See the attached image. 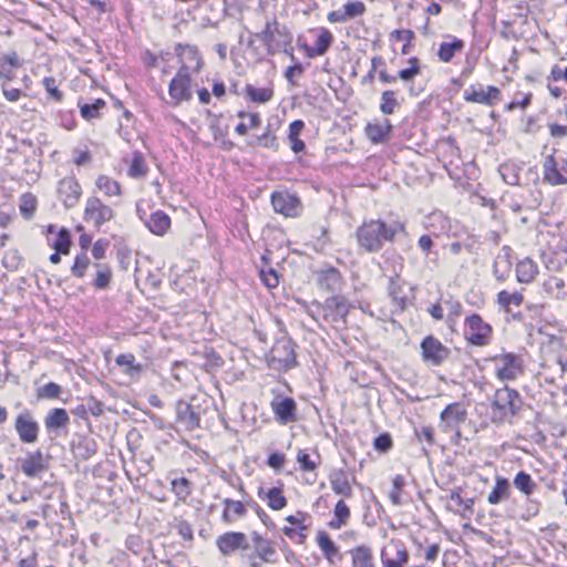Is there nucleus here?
<instances>
[{
  "label": "nucleus",
  "mask_w": 567,
  "mask_h": 567,
  "mask_svg": "<svg viewBox=\"0 0 567 567\" xmlns=\"http://www.w3.org/2000/svg\"><path fill=\"white\" fill-rule=\"evenodd\" d=\"M330 484L332 491L337 495L351 497L352 487L349 483L348 476L343 471H337L330 476Z\"/></svg>",
  "instance_id": "obj_37"
},
{
  "label": "nucleus",
  "mask_w": 567,
  "mask_h": 567,
  "mask_svg": "<svg viewBox=\"0 0 567 567\" xmlns=\"http://www.w3.org/2000/svg\"><path fill=\"white\" fill-rule=\"evenodd\" d=\"M256 37L265 44L269 55L284 52L289 55L292 61H296L292 47V33L276 19L267 21L262 31L257 33Z\"/></svg>",
  "instance_id": "obj_2"
},
{
  "label": "nucleus",
  "mask_w": 567,
  "mask_h": 567,
  "mask_svg": "<svg viewBox=\"0 0 567 567\" xmlns=\"http://www.w3.org/2000/svg\"><path fill=\"white\" fill-rule=\"evenodd\" d=\"M410 68L402 69L399 71V78L405 82L411 81L415 75L420 74V63L417 58L409 59Z\"/></svg>",
  "instance_id": "obj_56"
},
{
  "label": "nucleus",
  "mask_w": 567,
  "mask_h": 567,
  "mask_svg": "<svg viewBox=\"0 0 567 567\" xmlns=\"http://www.w3.org/2000/svg\"><path fill=\"white\" fill-rule=\"evenodd\" d=\"M389 295L392 298L393 306L396 312H402L406 308V297L400 295V288L395 284L393 277L390 278Z\"/></svg>",
  "instance_id": "obj_51"
},
{
  "label": "nucleus",
  "mask_w": 567,
  "mask_h": 567,
  "mask_svg": "<svg viewBox=\"0 0 567 567\" xmlns=\"http://www.w3.org/2000/svg\"><path fill=\"white\" fill-rule=\"evenodd\" d=\"M216 545L221 554L230 555L238 549H248L247 536L241 532H227L218 536Z\"/></svg>",
  "instance_id": "obj_21"
},
{
  "label": "nucleus",
  "mask_w": 567,
  "mask_h": 567,
  "mask_svg": "<svg viewBox=\"0 0 567 567\" xmlns=\"http://www.w3.org/2000/svg\"><path fill=\"white\" fill-rule=\"evenodd\" d=\"M538 274V267L530 258H525L516 265V278L519 282L528 284Z\"/></svg>",
  "instance_id": "obj_35"
},
{
  "label": "nucleus",
  "mask_w": 567,
  "mask_h": 567,
  "mask_svg": "<svg viewBox=\"0 0 567 567\" xmlns=\"http://www.w3.org/2000/svg\"><path fill=\"white\" fill-rule=\"evenodd\" d=\"M95 277L92 285L95 289L105 290L110 287L113 272L107 264L97 262L95 264Z\"/></svg>",
  "instance_id": "obj_38"
},
{
  "label": "nucleus",
  "mask_w": 567,
  "mask_h": 567,
  "mask_svg": "<svg viewBox=\"0 0 567 567\" xmlns=\"http://www.w3.org/2000/svg\"><path fill=\"white\" fill-rule=\"evenodd\" d=\"M297 462L299 463L300 468L303 472H313L318 466V463L311 460L310 455L307 453L306 450L298 451Z\"/></svg>",
  "instance_id": "obj_58"
},
{
  "label": "nucleus",
  "mask_w": 567,
  "mask_h": 567,
  "mask_svg": "<svg viewBox=\"0 0 567 567\" xmlns=\"http://www.w3.org/2000/svg\"><path fill=\"white\" fill-rule=\"evenodd\" d=\"M317 284L320 289L328 292L341 290L343 280L340 271L332 266L323 267L315 271Z\"/></svg>",
  "instance_id": "obj_22"
},
{
  "label": "nucleus",
  "mask_w": 567,
  "mask_h": 567,
  "mask_svg": "<svg viewBox=\"0 0 567 567\" xmlns=\"http://www.w3.org/2000/svg\"><path fill=\"white\" fill-rule=\"evenodd\" d=\"M96 187L106 196H118L121 194L120 184L106 175H100L96 179Z\"/></svg>",
  "instance_id": "obj_46"
},
{
  "label": "nucleus",
  "mask_w": 567,
  "mask_h": 567,
  "mask_svg": "<svg viewBox=\"0 0 567 567\" xmlns=\"http://www.w3.org/2000/svg\"><path fill=\"white\" fill-rule=\"evenodd\" d=\"M168 94L172 100V105H178L183 102L190 101L193 97L192 75L177 72L169 82Z\"/></svg>",
  "instance_id": "obj_15"
},
{
  "label": "nucleus",
  "mask_w": 567,
  "mask_h": 567,
  "mask_svg": "<svg viewBox=\"0 0 567 567\" xmlns=\"http://www.w3.org/2000/svg\"><path fill=\"white\" fill-rule=\"evenodd\" d=\"M450 354L451 350L433 336H426L421 342V355L425 363L439 367Z\"/></svg>",
  "instance_id": "obj_13"
},
{
  "label": "nucleus",
  "mask_w": 567,
  "mask_h": 567,
  "mask_svg": "<svg viewBox=\"0 0 567 567\" xmlns=\"http://www.w3.org/2000/svg\"><path fill=\"white\" fill-rule=\"evenodd\" d=\"M524 296L520 292H508L506 290H502L497 295V302L505 311H509V306L514 305L519 307L523 303Z\"/></svg>",
  "instance_id": "obj_49"
},
{
  "label": "nucleus",
  "mask_w": 567,
  "mask_h": 567,
  "mask_svg": "<svg viewBox=\"0 0 567 567\" xmlns=\"http://www.w3.org/2000/svg\"><path fill=\"white\" fill-rule=\"evenodd\" d=\"M305 71L303 65L296 61L293 65H290L286 72L285 78L291 85H297V82L295 81V76L301 75Z\"/></svg>",
  "instance_id": "obj_63"
},
{
  "label": "nucleus",
  "mask_w": 567,
  "mask_h": 567,
  "mask_svg": "<svg viewBox=\"0 0 567 567\" xmlns=\"http://www.w3.org/2000/svg\"><path fill=\"white\" fill-rule=\"evenodd\" d=\"M271 205L276 213L286 217H296L300 213L299 198L288 192H276L271 196Z\"/></svg>",
  "instance_id": "obj_19"
},
{
  "label": "nucleus",
  "mask_w": 567,
  "mask_h": 567,
  "mask_svg": "<svg viewBox=\"0 0 567 567\" xmlns=\"http://www.w3.org/2000/svg\"><path fill=\"white\" fill-rule=\"evenodd\" d=\"M70 423V417L66 412V410L61 408H55L51 410L45 419H44V425L49 432L66 427V425Z\"/></svg>",
  "instance_id": "obj_33"
},
{
  "label": "nucleus",
  "mask_w": 567,
  "mask_h": 567,
  "mask_svg": "<svg viewBox=\"0 0 567 567\" xmlns=\"http://www.w3.org/2000/svg\"><path fill=\"white\" fill-rule=\"evenodd\" d=\"M115 363L123 368V372L131 379H136L142 373V364L137 363L133 353H121L116 357Z\"/></svg>",
  "instance_id": "obj_32"
},
{
  "label": "nucleus",
  "mask_w": 567,
  "mask_h": 567,
  "mask_svg": "<svg viewBox=\"0 0 567 567\" xmlns=\"http://www.w3.org/2000/svg\"><path fill=\"white\" fill-rule=\"evenodd\" d=\"M61 392L62 389L59 384L54 382H49L38 390V396L45 399H58Z\"/></svg>",
  "instance_id": "obj_59"
},
{
  "label": "nucleus",
  "mask_w": 567,
  "mask_h": 567,
  "mask_svg": "<svg viewBox=\"0 0 567 567\" xmlns=\"http://www.w3.org/2000/svg\"><path fill=\"white\" fill-rule=\"evenodd\" d=\"M42 83H43V86H44L48 95L52 100H54L56 102H61L63 100V93L59 90L55 78L47 76L43 79Z\"/></svg>",
  "instance_id": "obj_54"
},
{
  "label": "nucleus",
  "mask_w": 567,
  "mask_h": 567,
  "mask_svg": "<svg viewBox=\"0 0 567 567\" xmlns=\"http://www.w3.org/2000/svg\"><path fill=\"white\" fill-rule=\"evenodd\" d=\"M79 106L81 116L86 121H91L100 117V111L106 106V103L102 99H96L93 103L79 104Z\"/></svg>",
  "instance_id": "obj_45"
},
{
  "label": "nucleus",
  "mask_w": 567,
  "mask_h": 567,
  "mask_svg": "<svg viewBox=\"0 0 567 567\" xmlns=\"http://www.w3.org/2000/svg\"><path fill=\"white\" fill-rule=\"evenodd\" d=\"M523 406V398L518 391L505 385L497 389L491 402L492 421L504 423L516 416Z\"/></svg>",
  "instance_id": "obj_3"
},
{
  "label": "nucleus",
  "mask_w": 567,
  "mask_h": 567,
  "mask_svg": "<svg viewBox=\"0 0 567 567\" xmlns=\"http://www.w3.org/2000/svg\"><path fill=\"white\" fill-rule=\"evenodd\" d=\"M275 420L287 425L297 421V403L290 396H276L270 403Z\"/></svg>",
  "instance_id": "obj_17"
},
{
  "label": "nucleus",
  "mask_w": 567,
  "mask_h": 567,
  "mask_svg": "<svg viewBox=\"0 0 567 567\" xmlns=\"http://www.w3.org/2000/svg\"><path fill=\"white\" fill-rule=\"evenodd\" d=\"M268 506L274 511H280L287 505V499L284 496L282 489L279 487L270 488L266 494Z\"/></svg>",
  "instance_id": "obj_50"
},
{
  "label": "nucleus",
  "mask_w": 567,
  "mask_h": 567,
  "mask_svg": "<svg viewBox=\"0 0 567 567\" xmlns=\"http://www.w3.org/2000/svg\"><path fill=\"white\" fill-rule=\"evenodd\" d=\"M352 567H375L373 551L368 545H359L349 550Z\"/></svg>",
  "instance_id": "obj_28"
},
{
  "label": "nucleus",
  "mask_w": 567,
  "mask_h": 567,
  "mask_svg": "<svg viewBox=\"0 0 567 567\" xmlns=\"http://www.w3.org/2000/svg\"><path fill=\"white\" fill-rule=\"evenodd\" d=\"M177 421L182 423L187 431H194L200 426V416L194 411L193 406L184 401L176 405Z\"/></svg>",
  "instance_id": "obj_26"
},
{
  "label": "nucleus",
  "mask_w": 567,
  "mask_h": 567,
  "mask_svg": "<svg viewBox=\"0 0 567 567\" xmlns=\"http://www.w3.org/2000/svg\"><path fill=\"white\" fill-rule=\"evenodd\" d=\"M544 176L545 183L551 186L567 185V158L556 157L550 154L545 157L544 164Z\"/></svg>",
  "instance_id": "obj_10"
},
{
  "label": "nucleus",
  "mask_w": 567,
  "mask_h": 567,
  "mask_svg": "<svg viewBox=\"0 0 567 567\" xmlns=\"http://www.w3.org/2000/svg\"><path fill=\"white\" fill-rule=\"evenodd\" d=\"M367 7L362 1H348L341 9L330 11L327 19L330 23H346L365 13Z\"/></svg>",
  "instance_id": "obj_20"
},
{
  "label": "nucleus",
  "mask_w": 567,
  "mask_h": 567,
  "mask_svg": "<svg viewBox=\"0 0 567 567\" xmlns=\"http://www.w3.org/2000/svg\"><path fill=\"white\" fill-rule=\"evenodd\" d=\"M512 270L511 249L504 246L496 256L493 265V274L497 280L504 281L508 278Z\"/></svg>",
  "instance_id": "obj_27"
},
{
  "label": "nucleus",
  "mask_w": 567,
  "mask_h": 567,
  "mask_svg": "<svg viewBox=\"0 0 567 567\" xmlns=\"http://www.w3.org/2000/svg\"><path fill=\"white\" fill-rule=\"evenodd\" d=\"M501 99V91L494 85L486 89L478 85H471L464 91V100L470 103H478L487 106H494Z\"/></svg>",
  "instance_id": "obj_18"
},
{
  "label": "nucleus",
  "mask_w": 567,
  "mask_h": 567,
  "mask_svg": "<svg viewBox=\"0 0 567 567\" xmlns=\"http://www.w3.org/2000/svg\"><path fill=\"white\" fill-rule=\"evenodd\" d=\"M145 225L152 234L164 236L171 228V218L163 210H156L150 215Z\"/></svg>",
  "instance_id": "obj_29"
},
{
  "label": "nucleus",
  "mask_w": 567,
  "mask_h": 567,
  "mask_svg": "<svg viewBox=\"0 0 567 567\" xmlns=\"http://www.w3.org/2000/svg\"><path fill=\"white\" fill-rule=\"evenodd\" d=\"M268 365L277 371H286L297 365L293 343L289 339L278 340L270 350Z\"/></svg>",
  "instance_id": "obj_6"
},
{
  "label": "nucleus",
  "mask_w": 567,
  "mask_h": 567,
  "mask_svg": "<svg viewBox=\"0 0 567 567\" xmlns=\"http://www.w3.org/2000/svg\"><path fill=\"white\" fill-rule=\"evenodd\" d=\"M318 309L326 322L337 324L346 321L349 305L344 297L336 295L319 303Z\"/></svg>",
  "instance_id": "obj_11"
},
{
  "label": "nucleus",
  "mask_w": 567,
  "mask_h": 567,
  "mask_svg": "<svg viewBox=\"0 0 567 567\" xmlns=\"http://www.w3.org/2000/svg\"><path fill=\"white\" fill-rule=\"evenodd\" d=\"M259 276L264 285L269 289L276 288L279 285V276L274 269H261Z\"/></svg>",
  "instance_id": "obj_61"
},
{
  "label": "nucleus",
  "mask_w": 567,
  "mask_h": 567,
  "mask_svg": "<svg viewBox=\"0 0 567 567\" xmlns=\"http://www.w3.org/2000/svg\"><path fill=\"white\" fill-rule=\"evenodd\" d=\"M513 484L526 496L533 495L538 488V485L532 476L524 471H520L515 475Z\"/></svg>",
  "instance_id": "obj_40"
},
{
  "label": "nucleus",
  "mask_w": 567,
  "mask_h": 567,
  "mask_svg": "<svg viewBox=\"0 0 567 567\" xmlns=\"http://www.w3.org/2000/svg\"><path fill=\"white\" fill-rule=\"evenodd\" d=\"M147 171L148 167L146 165L143 154L140 152H135L133 154V158L127 171L128 176L132 178L141 179L146 176Z\"/></svg>",
  "instance_id": "obj_44"
},
{
  "label": "nucleus",
  "mask_w": 567,
  "mask_h": 567,
  "mask_svg": "<svg viewBox=\"0 0 567 567\" xmlns=\"http://www.w3.org/2000/svg\"><path fill=\"white\" fill-rule=\"evenodd\" d=\"M393 489L390 493V499L394 505H401L400 494L405 485V478L403 475H395L392 481Z\"/></svg>",
  "instance_id": "obj_57"
},
{
  "label": "nucleus",
  "mask_w": 567,
  "mask_h": 567,
  "mask_svg": "<svg viewBox=\"0 0 567 567\" xmlns=\"http://www.w3.org/2000/svg\"><path fill=\"white\" fill-rule=\"evenodd\" d=\"M50 246L58 251V254L68 255L70 252L71 236L68 229L61 228L54 239L48 238Z\"/></svg>",
  "instance_id": "obj_43"
},
{
  "label": "nucleus",
  "mask_w": 567,
  "mask_h": 567,
  "mask_svg": "<svg viewBox=\"0 0 567 567\" xmlns=\"http://www.w3.org/2000/svg\"><path fill=\"white\" fill-rule=\"evenodd\" d=\"M19 209L24 219H31L37 210V197L31 193L23 194L20 198Z\"/></svg>",
  "instance_id": "obj_47"
},
{
  "label": "nucleus",
  "mask_w": 567,
  "mask_h": 567,
  "mask_svg": "<svg viewBox=\"0 0 567 567\" xmlns=\"http://www.w3.org/2000/svg\"><path fill=\"white\" fill-rule=\"evenodd\" d=\"M382 567H406L410 561V554L401 539H390L381 549Z\"/></svg>",
  "instance_id": "obj_8"
},
{
  "label": "nucleus",
  "mask_w": 567,
  "mask_h": 567,
  "mask_svg": "<svg viewBox=\"0 0 567 567\" xmlns=\"http://www.w3.org/2000/svg\"><path fill=\"white\" fill-rule=\"evenodd\" d=\"M91 260L85 251L79 254L71 267V272L76 278H82L85 275L86 269L89 268Z\"/></svg>",
  "instance_id": "obj_52"
},
{
  "label": "nucleus",
  "mask_w": 567,
  "mask_h": 567,
  "mask_svg": "<svg viewBox=\"0 0 567 567\" xmlns=\"http://www.w3.org/2000/svg\"><path fill=\"white\" fill-rule=\"evenodd\" d=\"M333 37L331 32L326 28L319 29V34L315 42L313 49H311V53H309V58H315L318 55H323L330 48L332 43Z\"/></svg>",
  "instance_id": "obj_39"
},
{
  "label": "nucleus",
  "mask_w": 567,
  "mask_h": 567,
  "mask_svg": "<svg viewBox=\"0 0 567 567\" xmlns=\"http://www.w3.org/2000/svg\"><path fill=\"white\" fill-rule=\"evenodd\" d=\"M79 454L82 458L87 460L92 457L97 450L96 442L93 439L83 437L76 445Z\"/></svg>",
  "instance_id": "obj_53"
},
{
  "label": "nucleus",
  "mask_w": 567,
  "mask_h": 567,
  "mask_svg": "<svg viewBox=\"0 0 567 567\" xmlns=\"http://www.w3.org/2000/svg\"><path fill=\"white\" fill-rule=\"evenodd\" d=\"M14 430L24 444H33L39 439L40 425L33 413L24 409L14 419Z\"/></svg>",
  "instance_id": "obj_9"
},
{
  "label": "nucleus",
  "mask_w": 567,
  "mask_h": 567,
  "mask_svg": "<svg viewBox=\"0 0 567 567\" xmlns=\"http://www.w3.org/2000/svg\"><path fill=\"white\" fill-rule=\"evenodd\" d=\"M114 218V210L102 203L97 197H90L84 209V219L100 228L106 221Z\"/></svg>",
  "instance_id": "obj_16"
},
{
  "label": "nucleus",
  "mask_w": 567,
  "mask_h": 567,
  "mask_svg": "<svg viewBox=\"0 0 567 567\" xmlns=\"http://www.w3.org/2000/svg\"><path fill=\"white\" fill-rule=\"evenodd\" d=\"M464 48V42L454 38L452 42H442L439 48V59L442 62H450L456 52H461Z\"/></svg>",
  "instance_id": "obj_41"
},
{
  "label": "nucleus",
  "mask_w": 567,
  "mask_h": 567,
  "mask_svg": "<svg viewBox=\"0 0 567 567\" xmlns=\"http://www.w3.org/2000/svg\"><path fill=\"white\" fill-rule=\"evenodd\" d=\"M47 470L41 451L30 452L21 461V471L28 477H37Z\"/></svg>",
  "instance_id": "obj_25"
},
{
  "label": "nucleus",
  "mask_w": 567,
  "mask_h": 567,
  "mask_svg": "<svg viewBox=\"0 0 567 567\" xmlns=\"http://www.w3.org/2000/svg\"><path fill=\"white\" fill-rule=\"evenodd\" d=\"M350 517L349 506L341 499L339 501L333 511V518L329 522V527L332 529H340L344 526Z\"/></svg>",
  "instance_id": "obj_42"
},
{
  "label": "nucleus",
  "mask_w": 567,
  "mask_h": 567,
  "mask_svg": "<svg viewBox=\"0 0 567 567\" xmlns=\"http://www.w3.org/2000/svg\"><path fill=\"white\" fill-rule=\"evenodd\" d=\"M373 446L377 451H380L382 453L388 452L392 447V439L390 434L384 433L377 436L374 439Z\"/></svg>",
  "instance_id": "obj_62"
},
{
  "label": "nucleus",
  "mask_w": 567,
  "mask_h": 567,
  "mask_svg": "<svg viewBox=\"0 0 567 567\" xmlns=\"http://www.w3.org/2000/svg\"><path fill=\"white\" fill-rule=\"evenodd\" d=\"M58 194L63 205L66 208H71L78 204L82 189L78 181L68 177L60 181Z\"/></svg>",
  "instance_id": "obj_23"
},
{
  "label": "nucleus",
  "mask_w": 567,
  "mask_h": 567,
  "mask_svg": "<svg viewBox=\"0 0 567 567\" xmlns=\"http://www.w3.org/2000/svg\"><path fill=\"white\" fill-rule=\"evenodd\" d=\"M463 336L471 346L485 347L492 342L493 327L478 313H471L464 320Z\"/></svg>",
  "instance_id": "obj_4"
},
{
  "label": "nucleus",
  "mask_w": 567,
  "mask_h": 567,
  "mask_svg": "<svg viewBox=\"0 0 567 567\" xmlns=\"http://www.w3.org/2000/svg\"><path fill=\"white\" fill-rule=\"evenodd\" d=\"M317 543H318V546L321 549L324 558L328 561L334 563L336 559H341V554L339 551V548L333 543V540L330 538V536L327 532L320 530L318 533Z\"/></svg>",
  "instance_id": "obj_31"
},
{
  "label": "nucleus",
  "mask_w": 567,
  "mask_h": 567,
  "mask_svg": "<svg viewBox=\"0 0 567 567\" xmlns=\"http://www.w3.org/2000/svg\"><path fill=\"white\" fill-rule=\"evenodd\" d=\"M298 515H300L301 518H299L298 516H295V515H289L286 517V520L299 529V532H298L299 543H303L307 537V535L305 533L307 530V526L303 524V518L306 517V515L302 513H298Z\"/></svg>",
  "instance_id": "obj_60"
},
{
  "label": "nucleus",
  "mask_w": 567,
  "mask_h": 567,
  "mask_svg": "<svg viewBox=\"0 0 567 567\" xmlns=\"http://www.w3.org/2000/svg\"><path fill=\"white\" fill-rule=\"evenodd\" d=\"M405 230L404 224H386L382 219L364 220L355 231L359 247L368 254L379 252L385 243H392L398 233Z\"/></svg>",
  "instance_id": "obj_1"
},
{
  "label": "nucleus",
  "mask_w": 567,
  "mask_h": 567,
  "mask_svg": "<svg viewBox=\"0 0 567 567\" xmlns=\"http://www.w3.org/2000/svg\"><path fill=\"white\" fill-rule=\"evenodd\" d=\"M467 419V410L461 402L449 404L440 414L441 429L445 433L455 432L460 434V426Z\"/></svg>",
  "instance_id": "obj_12"
},
{
  "label": "nucleus",
  "mask_w": 567,
  "mask_h": 567,
  "mask_svg": "<svg viewBox=\"0 0 567 567\" xmlns=\"http://www.w3.org/2000/svg\"><path fill=\"white\" fill-rule=\"evenodd\" d=\"M499 174L503 181L508 185H517L519 183V175L516 167L512 164H504L499 167Z\"/></svg>",
  "instance_id": "obj_55"
},
{
  "label": "nucleus",
  "mask_w": 567,
  "mask_h": 567,
  "mask_svg": "<svg viewBox=\"0 0 567 567\" xmlns=\"http://www.w3.org/2000/svg\"><path fill=\"white\" fill-rule=\"evenodd\" d=\"M245 93L250 101L261 104L269 102L275 95L272 84L265 87H256L252 84H247Z\"/></svg>",
  "instance_id": "obj_36"
},
{
  "label": "nucleus",
  "mask_w": 567,
  "mask_h": 567,
  "mask_svg": "<svg viewBox=\"0 0 567 567\" xmlns=\"http://www.w3.org/2000/svg\"><path fill=\"white\" fill-rule=\"evenodd\" d=\"M225 508L223 512V520L227 524L233 523L236 518L246 516L247 509L240 501L225 498L223 501Z\"/></svg>",
  "instance_id": "obj_34"
},
{
  "label": "nucleus",
  "mask_w": 567,
  "mask_h": 567,
  "mask_svg": "<svg viewBox=\"0 0 567 567\" xmlns=\"http://www.w3.org/2000/svg\"><path fill=\"white\" fill-rule=\"evenodd\" d=\"M109 241L106 239H99L93 244L92 247V256L96 260H101L105 258V252L109 247Z\"/></svg>",
  "instance_id": "obj_64"
},
{
  "label": "nucleus",
  "mask_w": 567,
  "mask_h": 567,
  "mask_svg": "<svg viewBox=\"0 0 567 567\" xmlns=\"http://www.w3.org/2000/svg\"><path fill=\"white\" fill-rule=\"evenodd\" d=\"M252 542V553L248 554L250 567H261L262 564H275L278 560V554L275 543L261 536L257 532L250 534Z\"/></svg>",
  "instance_id": "obj_5"
},
{
  "label": "nucleus",
  "mask_w": 567,
  "mask_h": 567,
  "mask_svg": "<svg viewBox=\"0 0 567 567\" xmlns=\"http://www.w3.org/2000/svg\"><path fill=\"white\" fill-rule=\"evenodd\" d=\"M511 497V484L509 481L503 476L497 475L495 477V486L487 496V502L491 505H497L503 501Z\"/></svg>",
  "instance_id": "obj_30"
},
{
  "label": "nucleus",
  "mask_w": 567,
  "mask_h": 567,
  "mask_svg": "<svg viewBox=\"0 0 567 567\" xmlns=\"http://www.w3.org/2000/svg\"><path fill=\"white\" fill-rule=\"evenodd\" d=\"M400 106L399 101L396 100L395 92L392 90H386L381 95L380 111L384 115H391L395 112V110Z\"/></svg>",
  "instance_id": "obj_48"
},
{
  "label": "nucleus",
  "mask_w": 567,
  "mask_h": 567,
  "mask_svg": "<svg viewBox=\"0 0 567 567\" xmlns=\"http://www.w3.org/2000/svg\"><path fill=\"white\" fill-rule=\"evenodd\" d=\"M392 130L390 120L384 118L382 122L368 123L364 133L372 144H381L389 141Z\"/></svg>",
  "instance_id": "obj_24"
},
{
  "label": "nucleus",
  "mask_w": 567,
  "mask_h": 567,
  "mask_svg": "<svg viewBox=\"0 0 567 567\" xmlns=\"http://www.w3.org/2000/svg\"><path fill=\"white\" fill-rule=\"evenodd\" d=\"M495 375L501 381H513L523 374V360L515 353H504L492 358Z\"/></svg>",
  "instance_id": "obj_7"
},
{
  "label": "nucleus",
  "mask_w": 567,
  "mask_h": 567,
  "mask_svg": "<svg viewBox=\"0 0 567 567\" xmlns=\"http://www.w3.org/2000/svg\"><path fill=\"white\" fill-rule=\"evenodd\" d=\"M176 55L181 63L177 72L193 74L199 73L203 66V59L199 50L190 44H177L175 48Z\"/></svg>",
  "instance_id": "obj_14"
}]
</instances>
